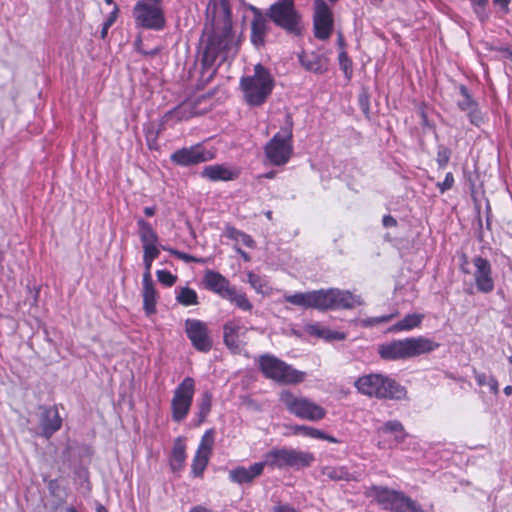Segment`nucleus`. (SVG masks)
<instances>
[{
  "label": "nucleus",
  "mask_w": 512,
  "mask_h": 512,
  "mask_svg": "<svg viewBox=\"0 0 512 512\" xmlns=\"http://www.w3.org/2000/svg\"><path fill=\"white\" fill-rule=\"evenodd\" d=\"M207 22L213 31L207 36L203 53V64L213 65L220 58L224 61L228 56L231 36V11L227 0H209L206 7Z\"/></svg>",
  "instance_id": "obj_1"
},
{
  "label": "nucleus",
  "mask_w": 512,
  "mask_h": 512,
  "mask_svg": "<svg viewBox=\"0 0 512 512\" xmlns=\"http://www.w3.org/2000/svg\"><path fill=\"white\" fill-rule=\"evenodd\" d=\"M286 302L303 309L339 310L353 309L361 306L364 301L359 295L338 288L320 289L285 295Z\"/></svg>",
  "instance_id": "obj_2"
},
{
  "label": "nucleus",
  "mask_w": 512,
  "mask_h": 512,
  "mask_svg": "<svg viewBox=\"0 0 512 512\" xmlns=\"http://www.w3.org/2000/svg\"><path fill=\"white\" fill-rule=\"evenodd\" d=\"M439 346V343L424 336L409 337L380 345L378 353L384 360H404L430 353Z\"/></svg>",
  "instance_id": "obj_3"
},
{
  "label": "nucleus",
  "mask_w": 512,
  "mask_h": 512,
  "mask_svg": "<svg viewBox=\"0 0 512 512\" xmlns=\"http://www.w3.org/2000/svg\"><path fill=\"white\" fill-rule=\"evenodd\" d=\"M354 386L360 394L371 398L401 400L406 397L404 386L380 373L362 375L356 379Z\"/></svg>",
  "instance_id": "obj_4"
},
{
  "label": "nucleus",
  "mask_w": 512,
  "mask_h": 512,
  "mask_svg": "<svg viewBox=\"0 0 512 512\" xmlns=\"http://www.w3.org/2000/svg\"><path fill=\"white\" fill-rule=\"evenodd\" d=\"M267 161L274 166H283L293 154V120L285 115L280 130L270 139L264 148Z\"/></svg>",
  "instance_id": "obj_5"
},
{
  "label": "nucleus",
  "mask_w": 512,
  "mask_h": 512,
  "mask_svg": "<svg viewBox=\"0 0 512 512\" xmlns=\"http://www.w3.org/2000/svg\"><path fill=\"white\" fill-rule=\"evenodd\" d=\"M365 496L390 512H425L416 501L403 492L388 487L370 486L366 488Z\"/></svg>",
  "instance_id": "obj_6"
},
{
  "label": "nucleus",
  "mask_w": 512,
  "mask_h": 512,
  "mask_svg": "<svg viewBox=\"0 0 512 512\" xmlns=\"http://www.w3.org/2000/svg\"><path fill=\"white\" fill-rule=\"evenodd\" d=\"M240 87L245 101L251 106L262 105L271 94L274 87V79L269 71L261 64L254 67V74L242 77Z\"/></svg>",
  "instance_id": "obj_7"
},
{
  "label": "nucleus",
  "mask_w": 512,
  "mask_h": 512,
  "mask_svg": "<svg viewBox=\"0 0 512 512\" xmlns=\"http://www.w3.org/2000/svg\"><path fill=\"white\" fill-rule=\"evenodd\" d=\"M259 369L263 375L281 384H299L305 380L306 373L293 368L281 359L264 354L258 360Z\"/></svg>",
  "instance_id": "obj_8"
},
{
  "label": "nucleus",
  "mask_w": 512,
  "mask_h": 512,
  "mask_svg": "<svg viewBox=\"0 0 512 512\" xmlns=\"http://www.w3.org/2000/svg\"><path fill=\"white\" fill-rule=\"evenodd\" d=\"M280 402L286 410L297 418L316 422L326 417V410L313 400L295 395L289 390H282L279 394Z\"/></svg>",
  "instance_id": "obj_9"
},
{
  "label": "nucleus",
  "mask_w": 512,
  "mask_h": 512,
  "mask_svg": "<svg viewBox=\"0 0 512 512\" xmlns=\"http://www.w3.org/2000/svg\"><path fill=\"white\" fill-rule=\"evenodd\" d=\"M132 15L138 28L159 31L166 24L162 0H138Z\"/></svg>",
  "instance_id": "obj_10"
},
{
  "label": "nucleus",
  "mask_w": 512,
  "mask_h": 512,
  "mask_svg": "<svg viewBox=\"0 0 512 512\" xmlns=\"http://www.w3.org/2000/svg\"><path fill=\"white\" fill-rule=\"evenodd\" d=\"M314 461V455L309 452L298 451L291 448H274L267 452L264 460L261 461L271 469L302 468L307 467Z\"/></svg>",
  "instance_id": "obj_11"
},
{
  "label": "nucleus",
  "mask_w": 512,
  "mask_h": 512,
  "mask_svg": "<svg viewBox=\"0 0 512 512\" xmlns=\"http://www.w3.org/2000/svg\"><path fill=\"white\" fill-rule=\"evenodd\" d=\"M196 390L195 380L192 377H185L174 389L171 398V418L174 422H183L191 409Z\"/></svg>",
  "instance_id": "obj_12"
},
{
  "label": "nucleus",
  "mask_w": 512,
  "mask_h": 512,
  "mask_svg": "<svg viewBox=\"0 0 512 512\" xmlns=\"http://www.w3.org/2000/svg\"><path fill=\"white\" fill-rule=\"evenodd\" d=\"M267 16L277 26L285 29L288 32L299 34L300 28V14L295 7L294 0H277L273 3Z\"/></svg>",
  "instance_id": "obj_13"
},
{
  "label": "nucleus",
  "mask_w": 512,
  "mask_h": 512,
  "mask_svg": "<svg viewBox=\"0 0 512 512\" xmlns=\"http://www.w3.org/2000/svg\"><path fill=\"white\" fill-rule=\"evenodd\" d=\"M215 158V152L206 149L198 143L190 147H184L171 154L170 160L179 166H191L207 162Z\"/></svg>",
  "instance_id": "obj_14"
},
{
  "label": "nucleus",
  "mask_w": 512,
  "mask_h": 512,
  "mask_svg": "<svg viewBox=\"0 0 512 512\" xmlns=\"http://www.w3.org/2000/svg\"><path fill=\"white\" fill-rule=\"evenodd\" d=\"M313 29L319 40H327L333 30V13L324 0H314Z\"/></svg>",
  "instance_id": "obj_15"
},
{
  "label": "nucleus",
  "mask_w": 512,
  "mask_h": 512,
  "mask_svg": "<svg viewBox=\"0 0 512 512\" xmlns=\"http://www.w3.org/2000/svg\"><path fill=\"white\" fill-rule=\"evenodd\" d=\"M185 332L192 346L200 352H208L212 348V339L208 326L198 319L185 320Z\"/></svg>",
  "instance_id": "obj_16"
},
{
  "label": "nucleus",
  "mask_w": 512,
  "mask_h": 512,
  "mask_svg": "<svg viewBox=\"0 0 512 512\" xmlns=\"http://www.w3.org/2000/svg\"><path fill=\"white\" fill-rule=\"evenodd\" d=\"M215 441L213 429L207 430L201 437L200 443L193 457L191 472L195 477H202L209 463Z\"/></svg>",
  "instance_id": "obj_17"
},
{
  "label": "nucleus",
  "mask_w": 512,
  "mask_h": 512,
  "mask_svg": "<svg viewBox=\"0 0 512 512\" xmlns=\"http://www.w3.org/2000/svg\"><path fill=\"white\" fill-rule=\"evenodd\" d=\"M474 271L472 272L475 286L480 293H491L495 288L491 263L481 256L472 259Z\"/></svg>",
  "instance_id": "obj_18"
},
{
  "label": "nucleus",
  "mask_w": 512,
  "mask_h": 512,
  "mask_svg": "<svg viewBox=\"0 0 512 512\" xmlns=\"http://www.w3.org/2000/svg\"><path fill=\"white\" fill-rule=\"evenodd\" d=\"M247 327L239 320L228 321L223 327L224 343L233 353H240L245 346Z\"/></svg>",
  "instance_id": "obj_19"
},
{
  "label": "nucleus",
  "mask_w": 512,
  "mask_h": 512,
  "mask_svg": "<svg viewBox=\"0 0 512 512\" xmlns=\"http://www.w3.org/2000/svg\"><path fill=\"white\" fill-rule=\"evenodd\" d=\"M198 102L199 99H188L183 101L181 104L169 110L163 115L162 124L173 126L181 121H185L191 117L196 116L198 114V111L196 110V105Z\"/></svg>",
  "instance_id": "obj_20"
},
{
  "label": "nucleus",
  "mask_w": 512,
  "mask_h": 512,
  "mask_svg": "<svg viewBox=\"0 0 512 512\" xmlns=\"http://www.w3.org/2000/svg\"><path fill=\"white\" fill-rule=\"evenodd\" d=\"M263 471L264 464L261 461L255 462L249 467L237 466L229 470L228 479L238 485L251 484L263 474Z\"/></svg>",
  "instance_id": "obj_21"
},
{
  "label": "nucleus",
  "mask_w": 512,
  "mask_h": 512,
  "mask_svg": "<svg viewBox=\"0 0 512 512\" xmlns=\"http://www.w3.org/2000/svg\"><path fill=\"white\" fill-rule=\"evenodd\" d=\"M239 170L236 167L226 164H214L205 166L201 172V176L213 181H231L239 176Z\"/></svg>",
  "instance_id": "obj_22"
},
{
  "label": "nucleus",
  "mask_w": 512,
  "mask_h": 512,
  "mask_svg": "<svg viewBox=\"0 0 512 512\" xmlns=\"http://www.w3.org/2000/svg\"><path fill=\"white\" fill-rule=\"evenodd\" d=\"M203 283L206 289L214 292L222 298H225L232 288L228 279L219 272L213 270H207L205 272Z\"/></svg>",
  "instance_id": "obj_23"
},
{
  "label": "nucleus",
  "mask_w": 512,
  "mask_h": 512,
  "mask_svg": "<svg viewBox=\"0 0 512 512\" xmlns=\"http://www.w3.org/2000/svg\"><path fill=\"white\" fill-rule=\"evenodd\" d=\"M301 65L310 72L323 74L328 70L329 60L326 56L315 52L299 54Z\"/></svg>",
  "instance_id": "obj_24"
},
{
  "label": "nucleus",
  "mask_w": 512,
  "mask_h": 512,
  "mask_svg": "<svg viewBox=\"0 0 512 512\" xmlns=\"http://www.w3.org/2000/svg\"><path fill=\"white\" fill-rule=\"evenodd\" d=\"M61 425L62 419L57 409L53 407L45 408L40 418L42 435L47 439L50 438L61 428Z\"/></svg>",
  "instance_id": "obj_25"
},
{
  "label": "nucleus",
  "mask_w": 512,
  "mask_h": 512,
  "mask_svg": "<svg viewBox=\"0 0 512 512\" xmlns=\"http://www.w3.org/2000/svg\"><path fill=\"white\" fill-rule=\"evenodd\" d=\"M269 29L266 18L257 10L251 22V42L256 46H263Z\"/></svg>",
  "instance_id": "obj_26"
},
{
  "label": "nucleus",
  "mask_w": 512,
  "mask_h": 512,
  "mask_svg": "<svg viewBox=\"0 0 512 512\" xmlns=\"http://www.w3.org/2000/svg\"><path fill=\"white\" fill-rule=\"evenodd\" d=\"M143 309L147 316L156 312L158 294L153 280L142 281Z\"/></svg>",
  "instance_id": "obj_27"
},
{
  "label": "nucleus",
  "mask_w": 512,
  "mask_h": 512,
  "mask_svg": "<svg viewBox=\"0 0 512 512\" xmlns=\"http://www.w3.org/2000/svg\"><path fill=\"white\" fill-rule=\"evenodd\" d=\"M186 460V445L181 437H178L174 441L171 457L170 466L173 471H181L184 467Z\"/></svg>",
  "instance_id": "obj_28"
},
{
  "label": "nucleus",
  "mask_w": 512,
  "mask_h": 512,
  "mask_svg": "<svg viewBox=\"0 0 512 512\" xmlns=\"http://www.w3.org/2000/svg\"><path fill=\"white\" fill-rule=\"evenodd\" d=\"M292 433L295 435H303L306 437L326 440L331 443H340V441L334 436L328 435L322 430H319L314 427L306 426V425H295L291 427Z\"/></svg>",
  "instance_id": "obj_29"
},
{
  "label": "nucleus",
  "mask_w": 512,
  "mask_h": 512,
  "mask_svg": "<svg viewBox=\"0 0 512 512\" xmlns=\"http://www.w3.org/2000/svg\"><path fill=\"white\" fill-rule=\"evenodd\" d=\"M424 319V315L413 313L406 315L403 319L389 328V332L410 331L419 327Z\"/></svg>",
  "instance_id": "obj_30"
},
{
  "label": "nucleus",
  "mask_w": 512,
  "mask_h": 512,
  "mask_svg": "<svg viewBox=\"0 0 512 512\" xmlns=\"http://www.w3.org/2000/svg\"><path fill=\"white\" fill-rule=\"evenodd\" d=\"M379 432L383 434H390L393 436V439L396 443L403 442L406 437L407 433L404 429V426L402 423L398 420H390L385 422L378 430Z\"/></svg>",
  "instance_id": "obj_31"
},
{
  "label": "nucleus",
  "mask_w": 512,
  "mask_h": 512,
  "mask_svg": "<svg viewBox=\"0 0 512 512\" xmlns=\"http://www.w3.org/2000/svg\"><path fill=\"white\" fill-rule=\"evenodd\" d=\"M137 226L139 229V237L142 246L149 244H158V236L147 221L140 218L137 220Z\"/></svg>",
  "instance_id": "obj_32"
},
{
  "label": "nucleus",
  "mask_w": 512,
  "mask_h": 512,
  "mask_svg": "<svg viewBox=\"0 0 512 512\" xmlns=\"http://www.w3.org/2000/svg\"><path fill=\"white\" fill-rule=\"evenodd\" d=\"M176 301L183 306H194L199 303L197 292L190 287H179L175 290Z\"/></svg>",
  "instance_id": "obj_33"
},
{
  "label": "nucleus",
  "mask_w": 512,
  "mask_h": 512,
  "mask_svg": "<svg viewBox=\"0 0 512 512\" xmlns=\"http://www.w3.org/2000/svg\"><path fill=\"white\" fill-rule=\"evenodd\" d=\"M323 475H325L327 478L331 480H344V481H351L356 480L357 476L354 474H351L348 469L344 466L334 467V466H327L323 468L322 471Z\"/></svg>",
  "instance_id": "obj_34"
},
{
  "label": "nucleus",
  "mask_w": 512,
  "mask_h": 512,
  "mask_svg": "<svg viewBox=\"0 0 512 512\" xmlns=\"http://www.w3.org/2000/svg\"><path fill=\"white\" fill-rule=\"evenodd\" d=\"M224 235L237 243H242L248 248L255 247V241L249 234H246L233 226H226L224 230Z\"/></svg>",
  "instance_id": "obj_35"
},
{
  "label": "nucleus",
  "mask_w": 512,
  "mask_h": 512,
  "mask_svg": "<svg viewBox=\"0 0 512 512\" xmlns=\"http://www.w3.org/2000/svg\"><path fill=\"white\" fill-rule=\"evenodd\" d=\"M474 378L478 386H486L493 395H498L499 383L493 375L475 371Z\"/></svg>",
  "instance_id": "obj_36"
},
{
  "label": "nucleus",
  "mask_w": 512,
  "mask_h": 512,
  "mask_svg": "<svg viewBox=\"0 0 512 512\" xmlns=\"http://www.w3.org/2000/svg\"><path fill=\"white\" fill-rule=\"evenodd\" d=\"M212 407V394L204 392L198 402L197 424H202L209 415Z\"/></svg>",
  "instance_id": "obj_37"
},
{
  "label": "nucleus",
  "mask_w": 512,
  "mask_h": 512,
  "mask_svg": "<svg viewBox=\"0 0 512 512\" xmlns=\"http://www.w3.org/2000/svg\"><path fill=\"white\" fill-rule=\"evenodd\" d=\"M224 299L229 300L231 303L244 311H250L252 309V304L247 296L242 292H238L234 287L231 288Z\"/></svg>",
  "instance_id": "obj_38"
},
{
  "label": "nucleus",
  "mask_w": 512,
  "mask_h": 512,
  "mask_svg": "<svg viewBox=\"0 0 512 512\" xmlns=\"http://www.w3.org/2000/svg\"><path fill=\"white\" fill-rule=\"evenodd\" d=\"M247 281L251 287L259 294H268L270 292L268 281L264 276H260L250 271L247 273Z\"/></svg>",
  "instance_id": "obj_39"
},
{
  "label": "nucleus",
  "mask_w": 512,
  "mask_h": 512,
  "mask_svg": "<svg viewBox=\"0 0 512 512\" xmlns=\"http://www.w3.org/2000/svg\"><path fill=\"white\" fill-rule=\"evenodd\" d=\"M460 94L463 97L462 100H459L457 102V105L460 110L464 112H468L471 109H474L475 106L478 104L471 98L470 94L468 93V90L465 86H460Z\"/></svg>",
  "instance_id": "obj_40"
},
{
  "label": "nucleus",
  "mask_w": 512,
  "mask_h": 512,
  "mask_svg": "<svg viewBox=\"0 0 512 512\" xmlns=\"http://www.w3.org/2000/svg\"><path fill=\"white\" fill-rule=\"evenodd\" d=\"M471 7L480 21H485L488 18L487 6L489 0H470Z\"/></svg>",
  "instance_id": "obj_41"
},
{
  "label": "nucleus",
  "mask_w": 512,
  "mask_h": 512,
  "mask_svg": "<svg viewBox=\"0 0 512 512\" xmlns=\"http://www.w3.org/2000/svg\"><path fill=\"white\" fill-rule=\"evenodd\" d=\"M156 276L157 280L167 287L173 286L177 281V276L167 270H158Z\"/></svg>",
  "instance_id": "obj_42"
},
{
  "label": "nucleus",
  "mask_w": 512,
  "mask_h": 512,
  "mask_svg": "<svg viewBox=\"0 0 512 512\" xmlns=\"http://www.w3.org/2000/svg\"><path fill=\"white\" fill-rule=\"evenodd\" d=\"M340 68L344 71L346 75L351 74L352 72V62L348 57L347 52L342 49L338 56Z\"/></svg>",
  "instance_id": "obj_43"
},
{
  "label": "nucleus",
  "mask_w": 512,
  "mask_h": 512,
  "mask_svg": "<svg viewBox=\"0 0 512 512\" xmlns=\"http://www.w3.org/2000/svg\"><path fill=\"white\" fill-rule=\"evenodd\" d=\"M451 151L445 146H439L436 161L439 167L444 168L450 160Z\"/></svg>",
  "instance_id": "obj_44"
},
{
  "label": "nucleus",
  "mask_w": 512,
  "mask_h": 512,
  "mask_svg": "<svg viewBox=\"0 0 512 512\" xmlns=\"http://www.w3.org/2000/svg\"><path fill=\"white\" fill-rule=\"evenodd\" d=\"M467 115H468V118H469L471 124H473L475 126H480L484 121L483 115H482L481 111L479 110L478 105L475 106L474 109H471L470 111H468Z\"/></svg>",
  "instance_id": "obj_45"
},
{
  "label": "nucleus",
  "mask_w": 512,
  "mask_h": 512,
  "mask_svg": "<svg viewBox=\"0 0 512 512\" xmlns=\"http://www.w3.org/2000/svg\"><path fill=\"white\" fill-rule=\"evenodd\" d=\"M142 247L144 252L143 257L155 260L160 255L158 244H149Z\"/></svg>",
  "instance_id": "obj_46"
},
{
  "label": "nucleus",
  "mask_w": 512,
  "mask_h": 512,
  "mask_svg": "<svg viewBox=\"0 0 512 512\" xmlns=\"http://www.w3.org/2000/svg\"><path fill=\"white\" fill-rule=\"evenodd\" d=\"M345 337L346 336L343 332L333 331L325 327L322 339H325L327 341L344 340Z\"/></svg>",
  "instance_id": "obj_47"
},
{
  "label": "nucleus",
  "mask_w": 512,
  "mask_h": 512,
  "mask_svg": "<svg viewBox=\"0 0 512 512\" xmlns=\"http://www.w3.org/2000/svg\"><path fill=\"white\" fill-rule=\"evenodd\" d=\"M454 184V177L451 172L447 173L444 180L438 183L437 186L441 192L449 190Z\"/></svg>",
  "instance_id": "obj_48"
},
{
  "label": "nucleus",
  "mask_w": 512,
  "mask_h": 512,
  "mask_svg": "<svg viewBox=\"0 0 512 512\" xmlns=\"http://www.w3.org/2000/svg\"><path fill=\"white\" fill-rule=\"evenodd\" d=\"M118 14H119V7L117 4H114V7H113L111 13L108 15V17L104 21V23L106 24V27H111L115 23L116 19L118 18Z\"/></svg>",
  "instance_id": "obj_49"
},
{
  "label": "nucleus",
  "mask_w": 512,
  "mask_h": 512,
  "mask_svg": "<svg viewBox=\"0 0 512 512\" xmlns=\"http://www.w3.org/2000/svg\"><path fill=\"white\" fill-rule=\"evenodd\" d=\"M153 261L154 260H152V259L143 257V264H144L145 271H144V274H143L142 281H146V279L152 280V277H151V267H152Z\"/></svg>",
  "instance_id": "obj_50"
},
{
  "label": "nucleus",
  "mask_w": 512,
  "mask_h": 512,
  "mask_svg": "<svg viewBox=\"0 0 512 512\" xmlns=\"http://www.w3.org/2000/svg\"><path fill=\"white\" fill-rule=\"evenodd\" d=\"M324 329L325 327L319 325V324H313V325H309L307 327V332L310 334V335H313V336H317L319 338H322L323 336V333H324Z\"/></svg>",
  "instance_id": "obj_51"
},
{
  "label": "nucleus",
  "mask_w": 512,
  "mask_h": 512,
  "mask_svg": "<svg viewBox=\"0 0 512 512\" xmlns=\"http://www.w3.org/2000/svg\"><path fill=\"white\" fill-rule=\"evenodd\" d=\"M170 252L172 254H174L177 258L189 263V262H195L197 261L195 257L189 255V254H186V253H183V252H179V251H176V250H170Z\"/></svg>",
  "instance_id": "obj_52"
},
{
  "label": "nucleus",
  "mask_w": 512,
  "mask_h": 512,
  "mask_svg": "<svg viewBox=\"0 0 512 512\" xmlns=\"http://www.w3.org/2000/svg\"><path fill=\"white\" fill-rule=\"evenodd\" d=\"M360 324L363 327H373L377 325L376 317H368L360 320Z\"/></svg>",
  "instance_id": "obj_53"
},
{
  "label": "nucleus",
  "mask_w": 512,
  "mask_h": 512,
  "mask_svg": "<svg viewBox=\"0 0 512 512\" xmlns=\"http://www.w3.org/2000/svg\"><path fill=\"white\" fill-rule=\"evenodd\" d=\"M382 223L384 227H395L397 225V221L390 215H386L383 217Z\"/></svg>",
  "instance_id": "obj_54"
},
{
  "label": "nucleus",
  "mask_w": 512,
  "mask_h": 512,
  "mask_svg": "<svg viewBox=\"0 0 512 512\" xmlns=\"http://www.w3.org/2000/svg\"><path fill=\"white\" fill-rule=\"evenodd\" d=\"M396 315H397V312L376 317L377 325L391 321L394 317H396Z\"/></svg>",
  "instance_id": "obj_55"
},
{
  "label": "nucleus",
  "mask_w": 512,
  "mask_h": 512,
  "mask_svg": "<svg viewBox=\"0 0 512 512\" xmlns=\"http://www.w3.org/2000/svg\"><path fill=\"white\" fill-rule=\"evenodd\" d=\"M510 2H511V0H493L494 5L499 6L505 12L508 11V6H509Z\"/></svg>",
  "instance_id": "obj_56"
},
{
  "label": "nucleus",
  "mask_w": 512,
  "mask_h": 512,
  "mask_svg": "<svg viewBox=\"0 0 512 512\" xmlns=\"http://www.w3.org/2000/svg\"><path fill=\"white\" fill-rule=\"evenodd\" d=\"M498 51H499L500 53H502V56H503L504 58H508V59H510V60L512 61V48H508V47H500V48L498 49Z\"/></svg>",
  "instance_id": "obj_57"
},
{
  "label": "nucleus",
  "mask_w": 512,
  "mask_h": 512,
  "mask_svg": "<svg viewBox=\"0 0 512 512\" xmlns=\"http://www.w3.org/2000/svg\"><path fill=\"white\" fill-rule=\"evenodd\" d=\"M235 251L243 258L244 261H250V256L245 251H243L239 247H235Z\"/></svg>",
  "instance_id": "obj_58"
},
{
  "label": "nucleus",
  "mask_w": 512,
  "mask_h": 512,
  "mask_svg": "<svg viewBox=\"0 0 512 512\" xmlns=\"http://www.w3.org/2000/svg\"><path fill=\"white\" fill-rule=\"evenodd\" d=\"M508 361H509L510 363H512V355H510V356L508 357ZM503 391H504V394H505L506 396H511V395H512V385H507V386L504 388V390H503Z\"/></svg>",
  "instance_id": "obj_59"
},
{
  "label": "nucleus",
  "mask_w": 512,
  "mask_h": 512,
  "mask_svg": "<svg viewBox=\"0 0 512 512\" xmlns=\"http://www.w3.org/2000/svg\"><path fill=\"white\" fill-rule=\"evenodd\" d=\"M190 512H212L210 509H207L204 506L198 505L193 507Z\"/></svg>",
  "instance_id": "obj_60"
},
{
  "label": "nucleus",
  "mask_w": 512,
  "mask_h": 512,
  "mask_svg": "<svg viewBox=\"0 0 512 512\" xmlns=\"http://www.w3.org/2000/svg\"><path fill=\"white\" fill-rule=\"evenodd\" d=\"M144 213L146 216L151 217L155 214V208L154 207H145Z\"/></svg>",
  "instance_id": "obj_61"
},
{
  "label": "nucleus",
  "mask_w": 512,
  "mask_h": 512,
  "mask_svg": "<svg viewBox=\"0 0 512 512\" xmlns=\"http://www.w3.org/2000/svg\"><path fill=\"white\" fill-rule=\"evenodd\" d=\"M110 27H106V24L103 23L102 30H101V38L104 39L107 36L108 30Z\"/></svg>",
  "instance_id": "obj_62"
},
{
  "label": "nucleus",
  "mask_w": 512,
  "mask_h": 512,
  "mask_svg": "<svg viewBox=\"0 0 512 512\" xmlns=\"http://www.w3.org/2000/svg\"><path fill=\"white\" fill-rule=\"evenodd\" d=\"M338 44H339V46L341 47V50H342L343 46H344V39H343V37L341 35L338 37Z\"/></svg>",
  "instance_id": "obj_63"
},
{
  "label": "nucleus",
  "mask_w": 512,
  "mask_h": 512,
  "mask_svg": "<svg viewBox=\"0 0 512 512\" xmlns=\"http://www.w3.org/2000/svg\"><path fill=\"white\" fill-rule=\"evenodd\" d=\"M66 512H77V510L74 507H67Z\"/></svg>",
  "instance_id": "obj_64"
}]
</instances>
